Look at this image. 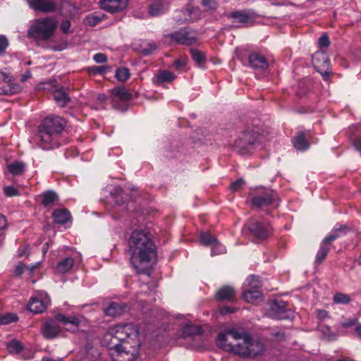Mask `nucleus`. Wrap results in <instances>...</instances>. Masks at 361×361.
Listing matches in <instances>:
<instances>
[{
	"label": "nucleus",
	"mask_w": 361,
	"mask_h": 361,
	"mask_svg": "<svg viewBox=\"0 0 361 361\" xmlns=\"http://www.w3.org/2000/svg\"><path fill=\"white\" fill-rule=\"evenodd\" d=\"M58 22L53 17L38 19L29 30V35L35 39L49 40L54 34Z\"/></svg>",
	"instance_id": "obj_7"
},
{
	"label": "nucleus",
	"mask_w": 361,
	"mask_h": 361,
	"mask_svg": "<svg viewBox=\"0 0 361 361\" xmlns=\"http://www.w3.org/2000/svg\"><path fill=\"white\" fill-rule=\"evenodd\" d=\"M157 49V46L154 42H149L145 47L142 49L141 52L143 55L148 56L152 54Z\"/></svg>",
	"instance_id": "obj_46"
},
{
	"label": "nucleus",
	"mask_w": 361,
	"mask_h": 361,
	"mask_svg": "<svg viewBox=\"0 0 361 361\" xmlns=\"http://www.w3.org/2000/svg\"><path fill=\"white\" fill-rule=\"evenodd\" d=\"M22 90V87L16 82H9L0 87V94L13 95L19 93Z\"/></svg>",
	"instance_id": "obj_29"
},
{
	"label": "nucleus",
	"mask_w": 361,
	"mask_h": 361,
	"mask_svg": "<svg viewBox=\"0 0 361 361\" xmlns=\"http://www.w3.org/2000/svg\"><path fill=\"white\" fill-rule=\"evenodd\" d=\"M38 201L43 207L51 208L59 201V195L54 190H47L38 196Z\"/></svg>",
	"instance_id": "obj_21"
},
{
	"label": "nucleus",
	"mask_w": 361,
	"mask_h": 361,
	"mask_svg": "<svg viewBox=\"0 0 361 361\" xmlns=\"http://www.w3.org/2000/svg\"><path fill=\"white\" fill-rule=\"evenodd\" d=\"M138 331L131 324L114 325L108 329L104 341L109 348H119L125 343L137 344Z\"/></svg>",
	"instance_id": "obj_4"
},
{
	"label": "nucleus",
	"mask_w": 361,
	"mask_h": 361,
	"mask_svg": "<svg viewBox=\"0 0 361 361\" xmlns=\"http://www.w3.org/2000/svg\"><path fill=\"white\" fill-rule=\"evenodd\" d=\"M334 228V232L339 231L343 235L351 231V228L346 224H336Z\"/></svg>",
	"instance_id": "obj_53"
},
{
	"label": "nucleus",
	"mask_w": 361,
	"mask_h": 361,
	"mask_svg": "<svg viewBox=\"0 0 361 361\" xmlns=\"http://www.w3.org/2000/svg\"><path fill=\"white\" fill-rule=\"evenodd\" d=\"M18 320V317L13 313L0 314V326L6 325Z\"/></svg>",
	"instance_id": "obj_41"
},
{
	"label": "nucleus",
	"mask_w": 361,
	"mask_h": 361,
	"mask_svg": "<svg viewBox=\"0 0 361 361\" xmlns=\"http://www.w3.org/2000/svg\"><path fill=\"white\" fill-rule=\"evenodd\" d=\"M46 308V304L42 300L36 297L31 298L27 305V310L35 314L42 313Z\"/></svg>",
	"instance_id": "obj_27"
},
{
	"label": "nucleus",
	"mask_w": 361,
	"mask_h": 361,
	"mask_svg": "<svg viewBox=\"0 0 361 361\" xmlns=\"http://www.w3.org/2000/svg\"><path fill=\"white\" fill-rule=\"evenodd\" d=\"M75 260L73 258L68 257L59 262L56 267L58 273L63 274L69 271L73 267Z\"/></svg>",
	"instance_id": "obj_32"
},
{
	"label": "nucleus",
	"mask_w": 361,
	"mask_h": 361,
	"mask_svg": "<svg viewBox=\"0 0 361 361\" xmlns=\"http://www.w3.org/2000/svg\"><path fill=\"white\" fill-rule=\"evenodd\" d=\"M182 340L186 341L191 338L195 341L196 336H200L202 333V327L200 325L193 324L192 323L185 324L182 322Z\"/></svg>",
	"instance_id": "obj_18"
},
{
	"label": "nucleus",
	"mask_w": 361,
	"mask_h": 361,
	"mask_svg": "<svg viewBox=\"0 0 361 361\" xmlns=\"http://www.w3.org/2000/svg\"><path fill=\"white\" fill-rule=\"evenodd\" d=\"M91 69L92 73L94 74H103L106 73V71L109 70V68L106 66H93L91 68Z\"/></svg>",
	"instance_id": "obj_58"
},
{
	"label": "nucleus",
	"mask_w": 361,
	"mask_h": 361,
	"mask_svg": "<svg viewBox=\"0 0 361 361\" xmlns=\"http://www.w3.org/2000/svg\"><path fill=\"white\" fill-rule=\"evenodd\" d=\"M4 192L6 197H16L20 195L18 190H17L13 186L4 187Z\"/></svg>",
	"instance_id": "obj_48"
},
{
	"label": "nucleus",
	"mask_w": 361,
	"mask_h": 361,
	"mask_svg": "<svg viewBox=\"0 0 361 361\" xmlns=\"http://www.w3.org/2000/svg\"><path fill=\"white\" fill-rule=\"evenodd\" d=\"M225 16L228 19H233V22L252 23L255 21L258 15L250 11L240 10L226 13Z\"/></svg>",
	"instance_id": "obj_13"
},
{
	"label": "nucleus",
	"mask_w": 361,
	"mask_h": 361,
	"mask_svg": "<svg viewBox=\"0 0 361 361\" xmlns=\"http://www.w3.org/2000/svg\"><path fill=\"white\" fill-rule=\"evenodd\" d=\"M286 304L283 301H275L271 305V311L275 312L279 319H286L287 313L286 312Z\"/></svg>",
	"instance_id": "obj_33"
},
{
	"label": "nucleus",
	"mask_w": 361,
	"mask_h": 361,
	"mask_svg": "<svg viewBox=\"0 0 361 361\" xmlns=\"http://www.w3.org/2000/svg\"><path fill=\"white\" fill-rule=\"evenodd\" d=\"M66 126V121L62 117L55 115L47 116L38 127L37 139L39 145L45 150L59 147L58 136Z\"/></svg>",
	"instance_id": "obj_2"
},
{
	"label": "nucleus",
	"mask_w": 361,
	"mask_h": 361,
	"mask_svg": "<svg viewBox=\"0 0 361 361\" xmlns=\"http://www.w3.org/2000/svg\"><path fill=\"white\" fill-rule=\"evenodd\" d=\"M203 14V11L198 7L188 4L182 11V16L184 22L192 23L200 20Z\"/></svg>",
	"instance_id": "obj_17"
},
{
	"label": "nucleus",
	"mask_w": 361,
	"mask_h": 361,
	"mask_svg": "<svg viewBox=\"0 0 361 361\" xmlns=\"http://www.w3.org/2000/svg\"><path fill=\"white\" fill-rule=\"evenodd\" d=\"M115 76L118 81L125 82L128 80L130 72L128 68L121 67L116 70Z\"/></svg>",
	"instance_id": "obj_42"
},
{
	"label": "nucleus",
	"mask_w": 361,
	"mask_h": 361,
	"mask_svg": "<svg viewBox=\"0 0 361 361\" xmlns=\"http://www.w3.org/2000/svg\"><path fill=\"white\" fill-rule=\"evenodd\" d=\"M93 59L96 63H102L107 61V56L104 54L97 53L94 56Z\"/></svg>",
	"instance_id": "obj_55"
},
{
	"label": "nucleus",
	"mask_w": 361,
	"mask_h": 361,
	"mask_svg": "<svg viewBox=\"0 0 361 361\" xmlns=\"http://www.w3.org/2000/svg\"><path fill=\"white\" fill-rule=\"evenodd\" d=\"M248 60L250 66L255 71H264L269 67L267 59L259 53H251Z\"/></svg>",
	"instance_id": "obj_20"
},
{
	"label": "nucleus",
	"mask_w": 361,
	"mask_h": 361,
	"mask_svg": "<svg viewBox=\"0 0 361 361\" xmlns=\"http://www.w3.org/2000/svg\"><path fill=\"white\" fill-rule=\"evenodd\" d=\"M312 88V82L310 80H301L298 82L297 95L302 97L305 96Z\"/></svg>",
	"instance_id": "obj_38"
},
{
	"label": "nucleus",
	"mask_w": 361,
	"mask_h": 361,
	"mask_svg": "<svg viewBox=\"0 0 361 361\" xmlns=\"http://www.w3.org/2000/svg\"><path fill=\"white\" fill-rule=\"evenodd\" d=\"M342 235H343V234L341 232H334V228L331 233L324 238V242L329 243L331 244L332 241L336 240L337 238H340Z\"/></svg>",
	"instance_id": "obj_49"
},
{
	"label": "nucleus",
	"mask_w": 361,
	"mask_h": 361,
	"mask_svg": "<svg viewBox=\"0 0 361 361\" xmlns=\"http://www.w3.org/2000/svg\"><path fill=\"white\" fill-rule=\"evenodd\" d=\"M201 5L204 8V11L209 13H214L219 7L216 0H202Z\"/></svg>",
	"instance_id": "obj_37"
},
{
	"label": "nucleus",
	"mask_w": 361,
	"mask_h": 361,
	"mask_svg": "<svg viewBox=\"0 0 361 361\" xmlns=\"http://www.w3.org/2000/svg\"><path fill=\"white\" fill-rule=\"evenodd\" d=\"M248 286L250 289L259 290L262 286V283L258 276L252 275L248 279Z\"/></svg>",
	"instance_id": "obj_43"
},
{
	"label": "nucleus",
	"mask_w": 361,
	"mask_h": 361,
	"mask_svg": "<svg viewBox=\"0 0 361 361\" xmlns=\"http://www.w3.org/2000/svg\"><path fill=\"white\" fill-rule=\"evenodd\" d=\"M259 137L257 130H246L235 141L234 148L241 155L251 154L259 145Z\"/></svg>",
	"instance_id": "obj_8"
},
{
	"label": "nucleus",
	"mask_w": 361,
	"mask_h": 361,
	"mask_svg": "<svg viewBox=\"0 0 361 361\" xmlns=\"http://www.w3.org/2000/svg\"><path fill=\"white\" fill-rule=\"evenodd\" d=\"M217 346L226 351L232 352L243 358H255L262 356L266 351L264 342L259 338L253 339L250 335L244 343L235 345L226 343L225 335L221 334L217 340Z\"/></svg>",
	"instance_id": "obj_3"
},
{
	"label": "nucleus",
	"mask_w": 361,
	"mask_h": 361,
	"mask_svg": "<svg viewBox=\"0 0 361 361\" xmlns=\"http://www.w3.org/2000/svg\"><path fill=\"white\" fill-rule=\"evenodd\" d=\"M317 331L320 333V338L327 341H333L337 338V334L332 331L330 327L325 324L318 325Z\"/></svg>",
	"instance_id": "obj_28"
},
{
	"label": "nucleus",
	"mask_w": 361,
	"mask_h": 361,
	"mask_svg": "<svg viewBox=\"0 0 361 361\" xmlns=\"http://www.w3.org/2000/svg\"><path fill=\"white\" fill-rule=\"evenodd\" d=\"M129 0H99V4L103 10L109 13H118L125 10Z\"/></svg>",
	"instance_id": "obj_14"
},
{
	"label": "nucleus",
	"mask_w": 361,
	"mask_h": 361,
	"mask_svg": "<svg viewBox=\"0 0 361 361\" xmlns=\"http://www.w3.org/2000/svg\"><path fill=\"white\" fill-rule=\"evenodd\" d=\"M59 322H61L63 325H71V328L66 329L74 331L78 328L81 320L76 316L66 317L62 314H58L54 319H48L42 324L41 330L44 338L51 339L59 334L61 328Z\"/></svg>",
	"instance_id": "obj_6"
},
{
	"label": "nucleus",
	"mask_w": 361,
	"mask_h": 361,
	"mask_svg": "<svg viewBox=\"0 0 361 361\" xmlns=\"http://www.w3.org/2000/svg\"><path fill=\"white\" fill-rule=\"evenodd\" d=\"M111 104L114 109L125 111L132 99V94L123 87H116L111 90Z\"/></svg>",
	"instance_id": "obj_11"
},
{
	"label": "nucleus",
	"mask_w": 361,
	"mask_h": 361,
	"mask_svg": "<svg viewBox=\"0 0 361 361\" xmlns=\"http://www.w3.org/2000/svg\"><path fill=\"white\" fill-rule=\"evenodd\" d=\"M166 11L161 2H156L149 6V13L151 16H157L164 13Z\"/></svg>",
	"instance_id": "obj_40"
},
{
	"label": "nucleus",
	"mask_w": 361,
	"mask_h": 361,
	"mask_svg": "<svg viewBox=\"0 0 361 361\" xmlns=\"http://www.w3.org/2000/svg\"><path fill=\"white\" fill-rule=\"evenodd\" d=\"M9 45V42L6 36L0 35V56L3 55Z\"/></svg>",
	"instance_id": "obj_47"
},
{
	"label": "nucleus",
	"mask_w": 361,
	"mask_h": 361,
	"mask_svg": "<svg viewBox=\"0 0 361 361\" xmlns=\"http://www.w3.org/2000/svg\"><path fill=\"white\" fill-rule=\"evenodd\" d=\"M32 76L31 73L29 71H27L20 78V81L22 82H25L27 79L30 78Z\"/></svg>",
	"instance_id": "obj_64"
},
{
	"label": "nucleus",
	"mask_w": 361,
	"mask_h": 361,
	"mask_svg": "<svg viewBox=\"0 0 361 361\" xmlns=\"http://www.w3.org/2000/svg\"><path fill=\"white\" fill-rule=\"evenodd\" d=\"M8 171L14 176H19L23 173L25 171V164L20 161L11 163L8 166Z\"/></svg>",
	"instance_id": "obj_39"
},
{
	"label": "nucleus",
	"mask_w": 361,
	"mask_h": 361,
	"mask_svg": "<svg viewBox=\"0 0 361 361\" xmlns=\"http://www.w3.org/2000/svg\"><path fill=\"white\" fill-rule=\"evenodd\" d=\"M40 267V262H37L33 265L26 266V269H28L31 273L34 272L36 269Z\"/></svg>",
	"instance_id": "obj_63"
},
{
	"label": "nucleus",
	"mask_w": 361,
	"mask_h": 361,
	"mask_svg": "<svg viewBox=\"0 0 361 361\" xmlns=\"http://www.w3.org/2000/svg\"><path fill=\"white\" fill-rule=\"evenodd\" d=\"M330 243H325L324 239L322 240L319 250H318L315 262L318 264H321L326 257L329 250H330Z\"/></svg>",
	"instance_id": "obj_35"
},
{
	"label": "nucleus",
	"mask_w": 361,
	"mask_h": 361,
	"mask_svg": "<svg viewBox=\"0 0 361 361\" xmlns=\"http://www.w3.org/2000/svg\"><path fill=\"white\" fill-rule=\"evenodd\" d=\"M243 298L250 303H255L262 299V294L259 290L248 288L243 293Z\"/></svg>",
	"instance_id": "obj_31"
},
{
	"label": "nucleus",
	"mask_w": 361,
	"mask_h": 361,
	"mask_svg": "<svg viewBox=\"0 0 361 361\" xmlns=\"http://www.w3.org/2000/svg\"><path fill=\"white\" fill-rule=\"evenodd\" d=\"M245 227L254 240L263 241L267 240L271 233V226L265 219H250Z\"/></svg>",
	"instance_id": "obj_9"
},
{
	"label": "nucleus",
	"mask_w": 361,
	"mask_h": 361,
	"mask_svg": "<svg viewBox=\"0 0 361 361\" xmlns=\"http://www.w3.org/2000/svg\"><path fill=\"white\" fill-rule=\"evenodd\" d=\"M175 78L176 76L173 73L167 70H163L158 71V73L153 78L152 82L155 85H161L166 82H171Z\"/></svg>",
	"instance_id": "obj_24"
},
{
	"label": "nucleus",
	"mask_w": 361,
	"mask_h": 361,
	"mask_svg": "<svg viewBox=\"0 0 361 361\" xmlns=\"http://www.w3.org/2000/svg\"><path fill=\"white\" fill-rule=\"evenodd\" d=\"M192 59L196 63L199 67H202L206 62L205 54L195 48L189 49Z\"/></svg>",
	"instance_id": "obj_36"
},
{
	"label": "nucleus",
	"mask_w": 361,
	"mask_h": 361,
	"mask_svg": "<svg viewBox=\"0 0 361 361\" xmlns=\"http://www.w3.org/2000/svg\"><path fill=\"white\" fill-rule=\"evenodd\" d=\"M8 228V221L4 214L0 213V231L6 230Z\"/></svg>",
	"instance_id": "obj_56"
},
{
	"label": "nucleus",
	"mask_w": 361,
	"mask_h": 361,
	"mask_svg": "<svg viewBox=\"0 0 361 361\" xmlns=\"http://www.w3.org/2000/svg\"><path fill=\"white\" fill-rule=\"evenodd\" d=\"M309 140L310 135L304 132H300L292 139V142L296 149L304 151L310 147Z\"/></svg>",
	"instance_id": "obj_22"
},
{
	"label": "nucleus",
	"mask_w": 361,
	"mask_h": 361,
	"mask_svg": "<svg viewBox=\"0 0 361 361\" xmlns=\"http://www.w3.org/2000/svg\"><path fill=\"white\" fill-rule=\"evenodd\" d=\"M119 348H109L114 361H133L139 354V343L137 344L125 343Z\"/></svg>",
	"instance_id": "obj_10"
},
{
	"label": "nucleus",
	"mask_w": 361,
	"mask_h": 361,
	"mask_svg": "<svg viewBox=\"0 0 361 361\" xmlns=\"http://www.w3.org/2000/svg\"><path fill=\"white\" fill-rule=\"evenodd\" d=\"M30 8L45 13L55 12L58 8L56 0H27Z\"/></svg>",
	"instance_id": "obj_12"
},
{
	"label": "nucleus",
	"mask_w": 361,
	"mask_h": 361,
	"mask_svg": "<svg viewBox=\"0 0 361 361\" xmlns=\"http://www.w3.org/2000/svg\"><path fill=\"white\" fill-rule=\"evenodd\" d=\"M85 20L87 24H88L90 26H94L101 21V18L99 17L96 16L93 14L87 16Z\"/></svg>",
	"instance_id": "obj_50"
},
{
	"label": "nucleus",
	"mask_w": 361,
	"mask_h": 361,
	"mask_svg": "<svg viewBox=\"0 0 361 361\" xmlns=\"http://www.w3.org/2000/svg\"><path fill=\"white\" fill-rule=\"evenodd\" d=\"M221 334L225 335L226 343H227V340H228L227 336H231L233 339H235L236 341L241 339L243 341L242 343H244L245 340L247 339V338L250 335L245 329L242 328V327L231 328V329H226L224 332H221L218 334L216 340H218V338ZM216 343L217 344V341H216Z\"/></svg>",
	"instance_id": "obj_19"
},
{
	"label": "nucleus",
	"mask_w": 361,
	"mask_h": 361,
	"mask_svg": "<svg viewBox=\"0 0 361 361\" xmlns=\"http://www.w3.org/2000/svg\"><path fill=\"white\" fill-rule=\"evenodd\" d=\"M25 269H26V265L23 264H19L16 267V269H15L16 275L18 276H20L23 274Z\"/></svg>",
	"instance_id": "obj_59"
},
{
	"label": "nucleus",
	"mask_w": 361,
	"mask_h": 361,
	"mask_svg": "<svg viewBox=\"0 0 361 361\" xmlns=\"http://www.w3.org/2000/svg\"><path fill=\"white\" fill-rule=\"evenodd\" d=\"M52 218L54 223L63 225L71 221V215L66 209H58L52 213Z\"/></svg>",
	"instance_id": "obj_25"
},
{
	"label": "nucleus",
	"mask_w": 361,
	"mask_h": 361,
	"mask_svg": "<svg viewBox=\"0 0 361 361\" xmlns=\"http://www.w3.org/2000/svg\"><path fill=\"white\" fill-rule=\"evenodd\" d=\"M29 254H30V246L27 245L23 250H19L18 257H21L23 256H26L27 257Z\"/></svg>",
	"instance_id": "obj_61"
},
{
	"label": "nucleus",
	"mask_w": 361,
	"mask_h": 361,
	"mask_svg": "<svg viewBox=\"0 0 361 361\" xmlns=\"http://www.w3.org/2000/svg\"><path fill=\"white\" fill-rule=\"evenodd\" d=\"M215 299L219 302L233 303L237 300L235 288L231 286H224L216 292Z\"/></svg>",
	"instance_id": "obj_15"
},
{
	"label": "nucleus",
	"mask_w": 361,
	"mask_h": 361,
	"mask_svg": "<svg viewBox=\"0 0 361 361\" xmlns=\"http://www.w3.org/2000/svg\"><path fill=\"white\" fill-rule=\"evenodd\" d=\"M198 41L197 31L186 27L182 29V44L192 46Z\"/></svg>",
	"instance_id": "obj_23"
},
{
	"label": "nucleus",
	"mask_w": 361,
	"mask_h": 361,
	"mask_svg": "<svg viewBox=\"0 0 361 361\" xmlns=\"http://www.w3.org/2000/svg\"><path fill=\"white\" fill-rule=\"evenodd\" d=\"M317 318L320 320L328 317V312L326 310H320L317 311Z\"/></svg>",
	"instance_id": "obj_62"
},
{
	"label": "nucleus",
	"mask_w": 361,
	"mask_h": 361,
	"mask_svg": "<svg viewBox=\"0 0 361 361\" xmlns=\"http://www.w3.org/2000/svg\"><path fill=\"white\" fill-rule=\"evenodd\" d=\"M200 242L202 245L206 246H212V251L219 245L216 238L212 236L209 233H202L200 235Z\"/></svg>",
	"instance_id": "obj_34"
},
{
	"label": "nucleus",
	"mask_w": 361,
	"mask_h": 361,
	"mask_svg": "<svg viewBox=\"0 0 361 361\" xmlns=\"http://www.w3.org/2000/svg\"><path fill=\"white\" fill-rule=\"evenodd\" d=\"M245 183V181L243 178H239L231 183L230 188L233 191H237L241 188Z\"/></svg>",
	"instance_id": "obj_51"
},
{
	"label": "nucleus",
	"mask_w": 361,
	"mask_h": 361,
	"mask_svg": "<svg viewBox=\"0 0 361 361\" xmlns=\"http://www.w3.org/2000/svg\"><path fill=\"white\" fill-rule=\"evenodd\" d=\"M125 307H126L121 304L112 302L104 309V313L106 315L110 317L120 316L124 312Z\"/></svg>",
	"instance_id": "obj_30"
},
{
	"label": "nucleus",
	"mask_w": 361,
	"mask_h": 361,
	"mask_svg": "<svg viewBox=\"0 0 361 361\" xmlns=\"http://www.w3.org/2000/svg\"><path fill=\"white\" fill-rule=\"evenodd\" d=\"M235 312V309L233 307H228V306H224L220 308V313L221 314H226L228 313H233Z\"/></svg>",
	"instance_id": "obj_60"
},
{
	"label": "nucleus",
	"mask_w": 361,
	"mask_h": 361,
	"mask_svg": "<svg viewBox=\"0 0 361 361\" xmlns=\"http://www.w3.org/2000/svg\"><path fill=\"white\" fill-rule=\"evenodd\" d=\"M54 99L60 107H64L71 101L66 90L63 88L56 90L53 94Z\"/></svg>",
	"instance_id": "obj_26"
},
{
	"label": "nucleus",
	"mask_w": 361,
	"mask_h": 361,
	"mask_svg": "<svg viewBox=\"0 0 361 361\" xmlns=\"http://www.w3.org/2000/svg\"><path fill=\"white\" fill-rule=\"evenodd\" d=\"M319 45L320 47H328L329 45V37L326 34H323L319 39Z\"/></svg>",
	"instance_id": "obj_54"
},
{
	"label": "nucleus",
	"mask_w": 361,
	"mask_h": 361,
	"mask_svg": "<svg viewBox=\"0 0 361 361\" xmlns=\"http://www.w3.org/2000/svg\"><path fill=\"white\" fill-rule=\"evenodd\" d=\"M334 302L337 304L345 305L350 302V295L342 293H336L334 296Z\"/></svg>",
	"instance_id": "obj_44"
},
{
	"label": "nucleus",
	"mask_w": 361,
	"mask_h": 361,
	"mask_svg": "<svg viewBox=\"0 0 361 361\" xmlns=\"http://www.w3.org/2000/svg\"><path fill=\"white\" fill-rule=\"evenodd\" d=\"M252 207L269 214V209H276L279 205L280 200L278 194L269 188H257L250 192L247 197Z\"/></svg>",
	"instance_id": "obj_5"
},
{
	"label": "nucleus",
	"mask_w": 361,
	"mask_h": 361,
	"mask_svg": "<svg viewBox=\"0 0 361 361\" xmlns=\"http://www.w3.org/2000/svg\"><path fill=\"white\" fill-rule=\"evenodd\" d=\"M71 22L68 20H64L61 23V29L62 32L65 34H67L69 32V30L71 27Z\"/></svg>",
	"instance_id": "obj_57"
},
{
	"label": "nucleus",
	"mask_w": 361,
	"mask_h": 361,
	"mask_svg": "<svg viewBox=\"0 0 361 361\" xmlns=\"http://www.w3.org/2000/svg\"><path fill=\"white\" fill-rule=\"evenodd\" d=\"M7 349L10 353H18L23 350V345L18 341L13 340L8 343Z\"/></svg>",
	"instance_id": "obj_45"
},
{
	"label": "nucleus",
	"mask_w": 361,
	"mask_h": 361,
	"mask_svg": "<svg viewBox=\"0 0 361 361\" xmlns=\"http://www.w3.org/2000/svg\"><path fill=\"white\" fill-rule=\"evenodd\" d=\"M130 263L137 274L148 272L157 257V246L149 235L141 230L134 231L128 241Z\"/></svg>",
	"instance_id": "obj_1"
},
{
	"label": "nucleus",
	"mask_w": 361,
	"mask_h": 361,
	"mask_svg": "<svg viewBox=\"0 0 361 361\" xmlns=\"http://www.w3.org/2000/svg\"><path fill=\"white\" fill-rule=\"evenodd\" d=\"M312 64L314 68L322 73L324 71V78L328 75V73L325 71L329 65V60L324 51H317L312 57Z\"/></svg>",
	"instance_id": "obj_16"
},
{
	"label": "nucleus",
	"mask_w": 361,
	"mask_h": 361,
	"mask_svg": "<svg viewBox=\"0 0 361 361\" xmlns=\"http://www.w3.org/2000/svg\"><path fill=\"white\" fill-rule=\"evenodd\" d=\"M271 336L274 338V341L279 342L285 341L286 338L285 333L281 331H274L271 334Z\"/></svg>",
	"instance_id": "obj_52"
}]
</instances>
